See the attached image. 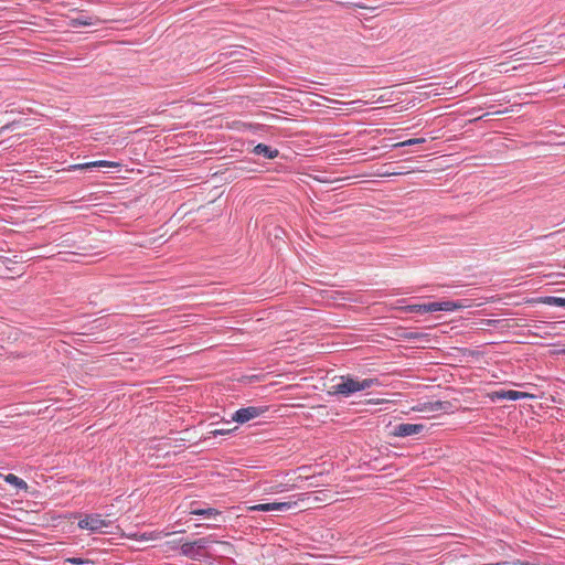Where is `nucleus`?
<instances>
[{
    "label": "nucleus",
    "mask_w": 565,
    "mask_h": 565,
    "mask_svg": "<svg viewBox=\"0 0 565 565\" xmlns=\"http://www.w3.org/2000/svg\"><path fill=\"white\" fill-rule=\"evenodd\" d=\"M379 384L377 379L358 380L351 376H342L341 381L332 386V394L349 397L356 392L372 388Z\"/></svg>",
    "instance_id": "f257e3e1"
},
{
    "label": "nucleus",
    "mask_w": 565,
    "mask_h": 565,
    "mask_svg": "<svg viewBox=\"0 0 565 565\" xmlns=\"http://www.w3.org/2000/svg\"><path fill=\"white\" fill-rule=\"evenodd\" d=\"M78 519V527L89 533H107L104 529L111 525V521L104 519L99 513H79L73 515Z\"/></svg>",
    "instance_id": "f03ea898"
},
{
    "label": "nucleus",
    "mask_w": 565,
    "mask_h": 565,
    "mask_svg": "<svg viewBox=\"0 0 565 565\" xmlns=\"http://www.w3.org/2000/svg\"><path fill=\"white\" fill-rule=\"evenodd\" d=\"M470 305L468 303L467 299H461L457 301H434L429 303H425V313L427 312H435V311H456L459 309L469 308Z\"/></svg>",
    "instance_id": "7ed1b4c3"
},
{
    "label": "nucleus",
    "mask_w": 565,
    "mask_h": 565,
    "mask_svg": "<svg viewBox=\"0 0 565 565\" xmlns=\"http://www.w3.org/2000/svg\"><path fill=\"white\" fill-rule=\"evenodd\" d=\"M266 411L267 407L265 406H248L239 408L232 415V419L238 424H245L263 415Z\"/></svg>",
    "instance_id": "20e7f679"
},
{
    "label": "nucleus",
    "mask_w": 565,
    "mask_h": 565,
    "mask_svg": "<svg viewBox=\"0 0 565 565\" xmlns=\"http://www.w3.org/2000/svg\"><path fill=\"white\" fill-rule=\"evenodd\" d=\"M119 164L113 161L107 160H98V161H89V162H76L73 163V172H83V173H93L96 172L99 168H114Z\"/></svg>",
    "instance_id": "39448f33"
},
{
    "label": "nucleus",
    "mask_w": 565,
    "mask_h": 565,
    "mask_svg": "<svg viewBox=\"0 0 565 565\" xmlns=\"http://www.w3.org/2000/svg\"><path fill=\"white\" fill-rule=\"evenodd\" d=\"M296 502H271V503H260L250 505L247 508L248 512H286L294 508Z\"/></svg>",
    "instance_id": "423d86ee"
},
{
    "label": "nucleus",
    "mask_w": 565,
    "mask_h": 565,
    "mask_svg": "<svg viewBox=\"0 0 565 565\" xmlns=\"http://www.w3.org/2000/svg\"><path fill=\"white\" fill-rule=\"evenodd\" d=\"M424 429L425 426L423 424L403 423L394 427L393 434L396 437H408L420 434Z\"/></svg>",
    "instance_id": "0eeeda50"
},
{
    "label": "nucleus",
    "mask_w": 565,
    "mask_h": 565,
    "mask_svg": "<svg viewBox=\"0 0 565 565\" xmlns=\"http://www.w3.org/2000/svg\"><path fill=\"white\" fill-rule=\"evenodd\" d=\"M98 19L73 8V29L95 25Z\"/></svg>",
    "instance_id": "6e6552de"
},
{
    "label": "nucleus",
    "mask_w": 565,
    "mask_h": 565,
    "mask_svg": "<svg viewBox=\"0 0 565 565\" xmlns=\"http://www.w3.org/2000/svg\"><path fill=\"white\" fill-rule=\"evenodd\" d=\"M493 397H495L498 399L519 401V399L527 397V394L524 392L513 391V390H508V391L500 390V391H495L493 393Z\"/></svg>",
    "instance_id": "1a4fd4ad"
},
{
    "label": "nucleus",
    "mask_w": 565,
    "mask_h": 565,
    "mask_svg": "<svg viewBox=\"0 0 565 565\" xmlns=\"http://www.w3.org/2000/svg\"><path fill=\"white\" fill-rule=\"evenodd\" d=\"M180 552L183 556H186L191 559L199 561L202 557V553H200L194 541L183 543L180 547Z\"/></svg>",
    "instance_id": "9d476101"
},
{
    "label": "nucleus",
    "mask_w": 565,
    "mask_h": 565,
    "mask_svg": "<svg viewBox=\"0 0 565 565\" xmlns=\"http://www.w3.org/2000/svg\"><path fill=\"white\" fill-rule=\"evenodd\" d=\"M253 152L257 156H263L266 159H275L278 157L279 151L265 143H258L254 147Z\"/></svg>",
    "instance_id": "9b49d317"
},
{
    "label": "nucleus",
    "mask_w": 565,
    "mask_h": 565,
    "mask_svg": "<svg viewBox=\"0 0 565 565\" xmlns=\"http://www.w3.org/2000/svg\"><path fill=\"white\" fill-rule=\"evenodd\" d=\"M450 406L451 405H450L449 402L437 401V402H434V403L425 404L424 407H420L418 411H420V412H424V411H428V412H447Z\"/></svg>",
    "instance_id": "f8f14e48"
},
{
    "label": "nucleus",
    "mask_w": 565,
    "mask_h": 565,
    "mask_svg": "<svg viewBox=\"0 0 565 565\" xmlns=\"http://www.w3.org/2000/svg\"><path fill=\"white\" fill-rule=\"evenodd\" d=\"M190 514L215 520L218 515H221V512L214 508H205V509H194L193 508V509H191Z\"/></svg>",
    "instance_id": "ddd939ff"
},
{
    "label": "nucleus",
    "mask_w": 565,
    "mask_h": 565,
    "mask_svg": "<svg viewBox=\"0 0 565 565\" xmlns=\"http://www.w3.org/2000/svg\"><path fill=\"white\" fill-rule=\"evenodd\" d=\"M542 302L548 306L565 308V298L563 297L547 296L542 299Z\"/></svg>",
    "instance_id": "4468645a"
},
{
    "label": "nucleus",
    "mask_w": 565,
    "mask_h": 565,
    "mask_svg": "<svg viewBox=\"0 0 565 565\" xmlns=\"http://www.w3.org/2000/svg\"><path fill=\"white\" fill-rule=\"evenodd\" d=\"M169 535H170L169 532H157V531L145 532V533L140 534L139 540L140 541L159 540L163 536H169Z\"/></svg>",
    "instance_id": "2eb2a0df"
},
{
    "label": "nucleus",
    "mask_w": 565,
    "mask_h": 565,
    "mask_svg": "<svg viewBox=\"0 0 565 565\" xmlns=\"http://www.w3.org/2000/svg\"><path fill=\"white\" fill-rule=\"evenodd\" d=\"M194 542L200 553H202V551L207 548L211 543H216V540H214L213 535H209L205 537L198 539Z\"/></svg>",
    "instance_id": "dca6fc26"
},
{
    "label": "nucleus",
    "mask_w": 565,
    "mask_h": 565,
    "mask_svg": "<svg viewBox=\"0 0 565 565\" xmlns=\"http://www.w3.org/2000/svg\"><path fill=\"white\" fill-rule=\"evenodd\" d=\"M72 255H73V263H79V262H82L81 258L94 256L95 253H93V254L87 253L86 247H76V250H73Z\"/></svg>",
    "instance_id": "f3484780"
},
{
    "label": "nucleus",
    "mask_w": 565,
    "mask_h": 565,
    "mask_svg": "<svg viewBox=\"0 0 565 565\" xmlns=\"http://www.w3.org/2000/svg\"><path fill=\"white\" fill-rule=\"evenodd\" d=\"M407 313H425V303H413L402 308Z\"/></svg>",
    "instance_id": "a211bd4d"
},
{
    "label": "nucleus",
    "mask_w": 565,
    "mask_h": 565,
    "mask_svg": "<svg viewBox=\"0 0 565 565\" xmlns=\"http://www.w3.org/2000/svg\"><path fill=\"white\" fill-rule=\"evenodd\" d=\"M6 480L11 483V484H14L17 488L19 489H25L26 488V482L24 480H22L21 478H19L18 476L15 475H8Z\"/></svg>",
    "instance_id": "6ab92c4d"
},
{
    "label": "nucleus",
    "mask_w": 565,
    "mask_h": 565,
    "mask_svg": "<svg viewBox=\"0 0 565 565\" xmlns=\"http://www.w3.org/2000/svg\"><path fill=\"white\" fill-rule=\"evenodd\" d=\"M424 142H425L424 138L407 139L405 141L396 143L395 147H408V146L419 145V143H424Z\"/></svg>",
    "instance_id": "aec40b11"
},
{
    "label": "nucleus",
    "mask_w": 565,
    "mask_h": 565,
    "mask_svg": "<svg viewBox=\"0 0 565 565\" xmlns=\"http://www.w3.org/2000/svg\"><path fill=\"white\" fill-rule=\"evenodd\" d=\"M216 543H217V544H220V545L222 546V548H223V553H227V554H230V553H232V552H233V550H234L233 545H232L231 543H228V542H225V541H216Z\"/></svg>",
    "instance_id": "412c9836"
},
{
    "label": "nucleus",
    "mask_w": 565,
    "mask_h": 565,
    "mask_svg": "<svg viewBox=\"0 0 565 565\" xmlns=\"http://www.w3.org/2000/svg\"><path fill=\"white\" fill-rule=\"evenodd\" d=\"M73 565H93V562L82 558V557L73 556Z\"/></svg>",
    "instance_id": "4be33fe9"
},
{
    "label": "nucleus",
    "mask_w": 565,
    "mask_h": 565,
    "mask_svg": "<svg viewBox=\"0 0 565 565\" xmlns=\"http://www.w3.org/2000/svg\"><path fill=\"white\" fill-rule=\"evenodd\" d=\"M231 430H225V429H215L213 431H211V434L216 437V436H220V435H225V434H228Z\"/></svg>",
    "instance_id": "5701e85b"
}]
</instances>
